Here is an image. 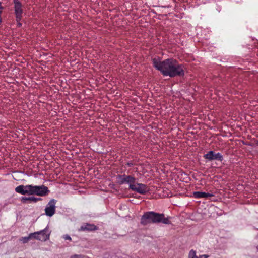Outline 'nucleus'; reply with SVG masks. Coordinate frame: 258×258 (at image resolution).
I'll list each match as a JSON object with an SVG mask.
<instances>
[{
	"label": "nucleus",
	"instance_id": "obj_4",
	"mask_svg": "<svg viewBox=\"0 0 258 258\" xmlns=\"http://www.w3.org/2000/svg\"><path fill=\"white\" fill-rule=\"evenodd\" d=\"M50 233L51 232L47 226L42 230L32 233V235H34V239L41 241H46L49 239Z\"/></svg>",
	"mask_w": 258,
	"mask_h": 258
},
{
	"label": "nucleus",
	"instance_id": "obj_13",
	"mask_svg": "<svg viewBox=\"0 0 258 258\" xmlns=\"http://www.w3.org/2000/svg\"><path fill=\"white\" fill-rule=\"evenodd\" d=\"M32 233H30L29 236L27 237H21L20 239V241L22 242L23 243H27L30 239L34 238V235H32Z\"/></svg>",
	"mask_w": 258,
	"mask_h": 258
},
{
	"label": "nucleus",
	"instance_id": "obj_9",
	"mask_svg": "<svg viewBox=\"0 0 258 258\" xmlns=\"http://www.w3.org/2000/svg\"><path fill=\"white\" fill-rule=\"evenodd\" d=\"M131 189L140 194H145L149 190L147 186L142 183L134 184V185H131Z\"/></svg>",
	"mask_w": 258,
	"mask_h": 258
},
{
	"label": "nucleus",
	"instance_id": "obj_17",
	"mask_svg": "<svg viewBox=\"0 0 258 258\" xmlns=\"http://www.w3.org/2000/svg\"><path fill=\"white\" fill-rule=\"evenodd\" d=\"M126 166H127L128 167H131L133 166V163L132 162H127L126 163Z\"/></svg>",
	"mask_w": 258,
	"mask_h": 258
},
{
	"label": "nucleus",
	"instance_id": "obj_5",
	"mask_svg": "<svg viewBox=\"0 0 258 258\" xmlns=\"http://www.w3.org/2000/svg\"><path fill=\"white\" fill-rule=\"evenodd\" d=\"M117 182L119 184H123L127 183L129 185V188L131 189V186L134 185L136 182V179L134 176L131 175H117L116 176Z\"/></svg>",
	"mask_w": 258,
	"mask_h": 258
},
{
	"label": "nucleus",
	"instance_id": "obj_1",
	"mask_svg": "<svg viewBox=\"0 0 258 258\" xmlns=\"http://www.w3.org/2000/svg\"><path fill=\"white\" fill-rule=\"evenodd\" d=\"M153 66L160 71L164 76L171 78L176 76H183L184 70L183 67L179 64L177 61L173 58H168L163 61H158L156 58L153 59Z\"/></svg>",
	"mask_w": 258,
	"mask_h": 258
},
{
	"label": "nucleus",
	"instance_id": "obj_19",
	"mask_svg": "<svg viewBox=\"0 0 258 258\" xmlns=\"http://www.w3.org/2000/svg\"><path fill=\"white\" fill-rule=\"evenodd\" d=\"M208 256L207 255H202L200 256V257L199 258H207Z\"/></svg>",
	"mask_w": 258,
	"mask_h": 258
},
{
	"label": "nucleus",
	"instance_id": "obj_10",
	"mask_svg": "<svg viewBox=\"0 0 258 258\" xmlns=\"http://www.w3.org/2000/svg\"><path fill=\"white\" fill-rule=\"evenodd\" d=\"M98 229V227L94 224L85 223L80 227L78 231L91 232L97 230Z\"/></svg>",
	"mask_w": 258,
	"mask_h": 258
},
{
	"label": "nucleus",
	"instance_id": "obj_7",
	"mask_svg": "<svg viewBox=\"0 0 258 258\" xmlns=\"http://www.w3.org/2000/svg\"><path fill=\"white\" fill-rule=\"evenodd\" d=\"M56 203V200L54 199H51L46 205L45 209V214L47 216L51 217L54 214L55 212Z\"/></svg>",
	"mask_w": 258,
	"mask_h": 258
},
{
	"label": "nucleus",
	"instance_id": "obj_8",
	"mask_svg": "<svg viewBox=\"0 0 258 258\" xmlns=\"http://www.w3.org/2000/svg\"><path fill=\"white\" fill-rule=\"evenodd\" d=\"M204 158L209 161L217 160L222 161L223 160V156L220 153H215L213 151H210L207 153L204 154Z\"/></svg>",
	"mask_w": 258,
	"mask_h": 258
},
{
	"label": "nucleus",
	"instance_id": "obj_6",
	"mask_svg": "<svg viewBox=\"0 0 258 258\" xmlns=\"http://www.w3.org/2000/svg\"><path fill=\"white\" fill-rule=\"evenodd\" d=\"M13 3L14 5V8L16 15V21H21L23 13L22 4L19 0H13Z\"/></svg>",
	"mask_w": 258,
	"mask_h": 258
},
{
	"label": "nucleus",
	"instance_id": "obj_11",
	"mask_svg": "<svg viewBox=\"0 0 258 258\" xmlns=\"http://www.w3.org/2000/svg\"><path fill=\"white\" fill-rule=\"evenodd\" d=\"M42 199L41 198H36L34 197H23L21 199V201L23 204H28L31 203H36L39 201L41 200Z\"/></svg>",
	"mask_w": 258,
	"mask_h": 258
},
{
	"label": "nucleus",
	"instance_id": "obj_15",
	"mask_svg": "<svg viewBox=\"0 0 258 258\" xmlns=\"http://www.w3.org/2000/svg\"><path fill=\"white\" fill-rule=\"evenodd\" d=\"M70 258H83L82 255L74 254L72 255Z\"/></svg>",
	"mask_w": 258,
	"mask_h": 258
},
{
	"label": "nucleus",
	"instance_id": "obj_16",
	"mask_svg": "<svg viewBox=\"0 0 258 258\" xmlns=\"http://www.w3.org/2000/svg\"><path fill=\"white\" fill-rule=\"evenodd\" d=\"M64 238L66 240H69L70 241H71L72 240V238H71V237L68 235H66L64 237Z\"/></svg>",
	"mask_w": 258,
	"mask_h": 258
},
{
	"label": "nucleus",
	"instance_id": "obj_14",
	"mask_svg": "<svg viewBox=\"0 0 258 258\" xmlns=\"http://www.w3.org/2000/svg\"><path fill=\"white\" fill-rule=\"evenodd\" d=\"M188 258H199L196 255V251L193 249L191 250L188 254Z\"/></svg>",
	"mask_w": 258,
	"mask_h": 258
},
{
	"label": "nucleus",
	"instance_id": "obj_12",
	"mask_svg": "<svg viewBox=\"0 0 258 258\" xmlns=\"http://www.w3.org/2000/svg\"><path fill=\"white\" fill-rule=\"evenodd\" d=\"M193 196L195 198H208L209 197H212L214 196L213 194H209V193H206L205 192H202V191H195L193 193Z\"/></svg>",
	"mask_w": 258,
	"mask_h": 258
},
{
	"label": "nucleus",
	"instance_id": "obj_2",
	"mask_svg": "<svg viewBox=\"0 0 258 258\" xmlns=\"http://www.w3.org/2000/svg\"><path fill=\"white\" fill-rule=\"evenodd\" d=\"M170 219V217H165L163 213L153 211L146 212L142 216L140 223L143 226H146L150 223H159L169 225L171 223Z\"/></svg>",
	"mask_w": 258,
	"mask_h": 258
},
{
	"label": "nucleus",
	"instance_id": "obj_3",
	"mask_svg": "<svg viewBox=\"0 0 258 258\" xmlns=\"http://www.w3.org/2000/svg\"><path fill=\"white\" fill-rule=\"evenodd\" d=\"M15 191L23 195H37L41 197L46 196L50 192L48 187L44 185H20L16 187Z\"/></svg>",
	"mask_w": 258,
	"mask_h": 258
},
{
	"label": "nucleus",
	"instance_id": "obj_18",
	"mask_svg": "<svg viewBox=\"0 0 258 258\" xmlns=\"http://www.w3.org/2000/svg\"><path fill=\"white\" fill-rule=\"evenodd\" d=\"M17 22V26L19 27H20L22 26V24L20 22V21H16Z\"/></svg>",
	"mask_w": 258,
	"mask_h": 258
}]
</instances>
